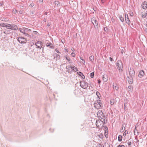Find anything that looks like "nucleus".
Masks as SVG:
<instances>
[{
    "label": "nucleus",
    "instance_id": "obj_1",
    "mask_svg": "<svg viewBox=\"0 0 147 147\" xmlns=\"http://www.w3.org/2000/svg\"><path fill=\"white\" fill-rule=\"evenodd\" d=\"M116 66L119 72L121 73L123 70V63L121 60H118L116 63Z\"/></svg>",
    "mask_w": 147,
    "mask_h": 147
},
{
    "label": "nucleus",
    "instance_id": "obj_2",
    "mask_svg": "<svg viewBox=\"0 0 147 147\" xmlns=\"http://www.w3.org/2000/svg\"><path fill=\"white\" fill-rule=\"evenodd\" d=\"M94 107L98 109H101L102 107V104L100 100H97L94 104Z\"/></svg>",
    "mask_w": 147,
    "mask_h": 147
},
{
    "label": "nucleus",
    "instance_id": "obj_3",
    "mask_svg": "<svg viewBox=\"0 0 147 147\" xmlns=\"http://www.w3.org/2000/svg\"><path fill=\"white\" fill-rule=\"evenodd\" d=\"M97 115L98 117L101 118V119H103L104 122L105 124L107 122V120L106 119V117L105 115H104L103 113L101 111L99 110L97 112Z\"/></svg>",
    "mask_w": 147,
    "mask_h": 147
},
{
    "label": "nucleus",
    "instance_id": "obj_4",
    "mask_svg": "<svg viewBox=\"0 0 147 147\" xmlns=\"http://www.w3.org/2000/svg\"><path fill=\"white\" fill-rule=\"evenodd\" d=\"M104 121H103L100 120H97L96 122V126L98 128H102L104 127Z\"/></svg>",
    "mask_w": 147,
    "mask_h": 147
},
{
    "label": "nucleus",
    "instance_id": "obj_5",
    "mask_svg": "<svg viewBox=\"0 0 147 147\" xmlns=\"http://www.w3.org/2000/svg\"><path fill=\"white\" fill-rule=\"evenodd\" d=\"M7 28L11 29V30H18V26L15 24H8Z\"/></svg>",
    "mask_w": 147,
    "mask_h": 147
},
{
    "label": "nucleus",
    "instance_id": "obj_6",
    "mask_svg": "<svg viewBox=\"0 0 147 147\" xmlns=\"http://www.w3.org/2000/svg\"><path fill=\"white\" fill-rule=\"evenodd\" d=\"M80 84L81 87L84 89L88 87V83L84 81H81L80 82Z\"/></svg>",
    "mask_w": 147,
    "mask_h": 147
},
{
    "label": "nucleus",
    "instance_id": "obj_7",
    "mask_svg": "<svg viewBox=\"0 0 147 147\" xmlns=\"http://www.w3.org/2000/svg\"><path fill=\"white\" fill-rule=\"evenodd\" d=\"M17 40L21 43H25L26 42V39L22 37H19L18 38Z\"/></svg>",
    "mask_w": 147,
    "mask_h": 147
},
{
    "label": "nucleus",
    "instance_id": "obj_8",
    "mask_svg": "<svg viewBox=\"0 0 147 147\" xmlns=\"http://www.w3.org/2000/svg\"><path fill=\"white\" fill-rule=\"evenodd\" d=\"M42 42L40 41H38L36 42L34 45L36 46V48L41 49L42 47Z\"/></svg>",
    "mask_w": 147,
    "mask_h": 147
},
{
    "label": "nucleus",
    "instance_id": "obj_9",
    "mask_svg": "<svg viewBox=\"0 0 147 147\" xmlns=\"http://www.w3.org/2000/svg\"><path fill=\"white\" fill-rule=\"evenodd\" d=\"M91 21L93 24L94 27L97 26L98 24V22L96 20L95 18H93L92 19Z\"/></svg>",
    "mask_w": 147,
    "mask_h": 147
},
{
    "label": "nucleus",
    "instance_id": "obj_10",
    "mask_svg": "<svg viewBox=\"0 0 147 147\" xmlns=\"http://www.w3.org/2000/svg\"><path fill=\"white\" fill-rule=\"evenodd\" d=\"M133 76H128L127 78H128V82L130 84H132L133 82Z\"/></svg>",
    "mask_w": 147,
    "mask_h": 147
},
{
    "label": "nucleus",
    "instance_id": "obj_11",
    "mask_svg": "<svg viewBox=\"0 0 147 147\" xmlns=\"http://www.w3.org/2000/svg\"><path fill=\"white\" fill-rule=\"evenodd\" d=\"M144 74V71L143 70H140L139 73L138 77L140 78H142L143 77Z\"/></svg>",
    "mask_w": 147,
    "mask_h": 147
},
{
    "label": "nucleus",
    "instance_id": "obj_12",
    "mask_svg": "<svg viewBox=\"0 0 147 147\" xmlns=\"http://www.w3.org/2000/svg\"><path fill=\"white\" fill-rule=\"evenodd\" d=\"M135 71L134 70L131 69V68L130 69L129 72V75L130 76H133L134 77V75L135 74Z\"/></svg>",
    "mask_w": 147,
    "mask_h": 147
},
{
    "label": "nucleus",
    "instance_id": "obj_13",
    "mask_svg": "<svg viewBox=\"0 0 147 147\" xmlns=\"http://www.w3.org/2000/svg\"><path fill=\"white\" fill-rule=\"evenodd\" d=\"M46 46L48 47H49L51 49H54V46L53 45L51 42L47 43L46 44Z\"/></svg>",
    "mask_w": 147,
    "mask_h": 147
},
{
    "label": "nucleus",
    "instance_id": "obj_14",
    "mask_svg": "<svg viewBox=\"0 0 147 147\" xmlns=\"http://www.w3.org/2000/svg\"><path fill=\"white\" fill-rule=\"evenodd\" d=\"M142 5L144 9H145L147 8V2L144 1L142 3Z\"/></svg>",
    "mask_w": 147,
    "mask_h": 147
},
{
    "label": "nucleus",
    "instance_id": "obj_15",
    "mask_svg": "<svg viewBox=\"0 0 147 147\" xmlns=\"http://www.w3.org/2000/svg\"><path fill=\"white\" fill-rule=\"evenodd\" d=\"M70 67L72 69L73 71H78V68L74 66H70Z\"/></svg>",
    "mask_w": 147,
    "mask_h": 147
},
{
    "label": "nucleus",
    "instance_id": "obj_16",
    "mask_svg": "<svg viewBox=\"0 0 147 147\" xmlns=\"http://www.w3.org/2000/svg\"><path fill=\"white\" fill-rule=\"evenodd\" d=\"M105 132L104 133V135L105 136V137L106 138H107V135H108V131L107 130H108V128L107 127H105Z\"/></svg>",
    "mask_w": 147,
    "mask_h": 147
},
{
    "label": "nucleus",
    "instance_id": "obj_17",
    "mask_svg": "<svg viewBox=\"0 0 147 147\" xmlns=\"http://www.w3.org/2000/svg\"><path fill=\"white\" fill-rule=\"evenodd\" d=\"M113 87L114 89L116 90H118L119 89V87L116 84H113Z\"/></svg>",
    "mask_w": 147,
    "mask_h": 147
},
{
    "label": "nucleus",
    "instance_id": "obj_18",
    "mask_svg": "<svg viewBox=\"0 0 147 147\" xmlns=\"http://www.w3.org/2000/svg\"><path fill=\"white\" fill-rule=\"evenodd\" d=\"M90 143L92 145L93 144L92 146L93 147H96V146L97 143L95 141L92 140L90 142Z\"/></svg>",
    "mask_w": 147,
    "mask_h": 147
},
{
    "label": "nucleus",
    "instance_id": "obj_19",
    "mask_svg": "<svg viewBox=\"0 0 147 147\" xmlns=\"http://www.w3.org/2000/svg\"><path fill=\"white\" fill-rule=\"evenodd\" d=\"M102 79L105 82H107L108 80L107 77L106 75H104L103 76Z\"/></svg>",
    "mask_w": 147,
    "mask_h": 147
},
{
    "label": "nucleus",
    "instance_id": "obj_20",
    "mask_svg": "<svg viewBox=\"0 0 147 147\" xmlns=\"http://www.w3.org/2000/svg\"><path fill=\"white\" fill-rule=\"evenodd\" d=\"M8 24L7 23H1L0 24V26L2 27H5L7 28Z\"/></svg>",
    "mask_w": 147,
    "mask_h": 147
},
{
    "label": "nucleus",
    "instance_id": "obj_21",
    "mask_svg": "<svg viewBox=\"0 0 147 147\" xmlns=\"http://www.w3.org/2000/svg\"><path fill=\"white\" fill-rule=\"evenodd\" d=\"M126 16L127 17V18H126V17H125V21H126V23L127 24H130V21L129 19L128 15H127ZM125 17H126V15H125Z\"/></svg>",
    "mask_w": 147,
    "mask_h": 147
},
{
    "label": "nucleus",
    "instance_id": "obj_22",
    "mask_svg": "<svg viewBox=\"0 0 147 147\" xmlns=\"http://www.w3.org/2000/svg\"><path fill=\"white\" fill-rule=\"evenodd\" d=\"M64 57L68 61H70V59H71L70 58L69 56L68 55H65L64 56Z\"/></svg>",
    "mask_w": 147,
    "mask_h": 147
},
{
    "label": "nucleus",
    "instance_id": "obj_23",
    "mask_svg": "<svg viewBox=\"0 0 147 147\" xmlns=\"http://www.w3.org/2000/svg\"><path fill=\"white\" fill-rule=\"evenodd\" d=\"M56 55L55 56L54 58H56L57 59H60V56L58 55L56 53Z\"/></svg>",
    "mask_w": 147,
    "mask_h": 147
},
{
    "label": "nucleus",
    "instance_id": "obj_24",
    "mask_svg": "<svg viewBox=\"0 0 147 147\" xmlns=\"http://www.w3.org/2000/svg\"><path fill=\"white\" fill-rule=\"evenodd\" d=\"M96 94L98 98L99 99H100V97L101 96L100 93L98 91L96 92Z\"/></svg>",
    "mask_w": 147,
    "mask_h": 147
},
{
    "label": "nucleus",
    "instance_id": "obj_25",
    "mask_svg": "<svg viewBox=\"0 0 147 147\" xmlns=\"http://www.w3.org/2000/svg\"><path fill=\"white\" fill-rule=\"evenodd\" d=\"M119 18L120 20L122 22H123L124 20V18L123 17H122V16L120 15L119 16Z\"/></svg>",
    "mask_w": 147,
    "mask_h": 147
},
{
    "label": "nucleus",
    "instance_id": "obj_26",
    "mask_svg": "<svg viewBox=\"0 0 147 147\" xmlns=\"http://www.w3.org/2000/svg\"><path fill=\"white\" fill-rule=\"evenodd\" d=\"M89 59L90 61H93L94 60V57L93 56H91L89 57Z\"/></svg>",
    "mask_w": 147,
    "mask_h": 147
},
{
    "label": "nucleus",
    "instance_id": "obj_27",
    "mask_svg": "<svg viewBox=\"0 0 147 147\" xmlns=\"http://www.w3.org/2000/svg\"><path fill=\"white\" fill-rule=\"evenodd\" d=\"M115 102V100L114 99L111 100L110 101V103L111 105H113L114 104Z\"/></svg>",
    "mask_w": 147,
    "mask_h": 147
},
{
    "label": "nucleus",
    "instance_id": "obj_28",
    "mask_svg": "<svg viewBox=\"0 0 147 147\" xmlns=\"http://www.w3.org/2000/svg\"><path fill=\"white\" fill-rule=\"evenodd\" d=\"M54 4L57 6H58L59 5V2L57 1H55L54 2Z\"/></svg>",
    "mask_w": 147,
    "mask_h": 147
},
{
    "label": "nucleus",
    "instance_id": "obj_29",
    "mask_svg": "<svg viewBox=\"0 0 147 147\" xmlns=\"http://www.w3.org/2000/svg\"><path fill=\"white\" fill-rule=\"evenodd\" d=\"M132 88V87L131 86H128V90L129 91H131V89Z\"/></svg>",
    "mask_w": 147,
    "mask_h": 147
},
{
    "label": "nucleus",
    "instance_id": "obj_30",
    "mask_svg": "<svg viewBox=\"0 0 147 147\" xmlns=\"http://www.w3.org/2000/svg\"><path fill=\"white\" fill-rule=\"evenodd\" d=\"M90 76L91 78H93L94 76V72H92L90 74Z\"/></svg>",
    "mask_w": 147,
    "mask_h": 147
},
{
    "label": "nucleus",
    "instance_id": "obj_31",
    "mask_svg": "<svg viewBox=\"0 0 147 147\" xmlns=\"http://www.w3.org/2000/svg\"><path fill=\"white\" fill-rule=\"evenodd\" d=\"M96 147H104V146L103 144H99L98 145H97Z\"/></svg>",
    "mask_w": 147,
    "mask_h": 147
},
{
    "label": "nucleus",
    "instance_id": "obj_32",
    "mask_svg": "<svg viewBox=\"0 0 147 147\" xmlns=\"http://www.w3.org/2000/svg\"><path fill=\"white\" fill-rule=\"evenodd\" d=\"M147 15V13H144L142 15V17L143 18H145Z\"/></svg>",
    "mask_w": 147,
    "mask_h": 147
},
{
    "label": "nucleus",
    "instance_id": "obj_33",
    "mask_svg": "<svg viewBox=\"0 0 147 147\" xmlns=\"http://www.w3.org/2000/svg\"><path fill=\"white\" fill-rule=\"evenodd\" d=\"M127 134L128 131L127 130H126L123 133V136H124L125 137V136L126 135V134Z\"/></svg>",
    "mask_w": 147,
    "mask_h": 147
},
{
    "label": "nucleus",
    "instance_id": "obj_34",
    "mask_svg": "<svg viewBox=\"0 0 147 147\" xmlns=\"http://www.w3.org/2000/svg\"><path fill=\"white\" fill-rule=\"evenodd\" d=\"M98 137L97 136V137H99V138H103V135L102 134H100L99 135H98Z\"/></svg>",
    "mask_w": 147,
    "mask_h": 147
},
{
    "label": "nucleus",
    "instance_id": "obj_35",
    "mask_svg": "<svg viewBox=\"0 0 147 147\" xmlns=\"http://www.w3.org/2000/svg\"><path fill=\"white\" fill-rule=\"evenodd\" d=\"M77 73L79 75L81 76H82V75H83L82 73L80 71L78 72Z\"/></svg>",
    "mask_w": 147,
    "mask_h": 147
},
{
    "label": "nucleus",
    "instance_id": "obj_36",
    "mask_svg": "<svg viewBox=\"0 0 147 147\" xmlns=\"http://www.w3.org/2000/svg\"><path fill=\"white\" fill-rule=\"evenodd\" d=\"M80 59H81L82 61H81V62L83 63H85V62L84 60V59H82V57H80Z\"/></svg>",
    "mask_w": 147,
    "mask_h": 147
},
{
    "label": "nucleus",
    "instance_id": "obj_37",
    "mask_svg": "<svg viewBox=\"0 0 147 147\" xmlns=\"http://www.w3.org/2000/svg\"><path fill=\"white\" fill-rule=\"evenodd\" d=\"M20 32H22V33H24L25 32V31L24 30H23L22 29L20 28Z\"/></svg>",
    "mask_w": 147,
    "mask_h": 147
},
{
    "label": "nucleus",
    "instance_id": "obj_38",
    "mask_svg": "<svg viewBox=\"0 0 147 147\" xmlns=\"http://www.w3.org/2000/svg\"><path fill=\"white\" fill-rule=\"evenodd\" d=\"M71 55L73 57H75V53L74 52L72 53L71 54Z\"/></svg>",
    "mask_w": 147,
    "mask_h": 147
},
{
    "label": "nucleus",
    "instance_id": "obj_39",
    "mask_svg": "<svg viewBox=\"0 0 147 147\" xmlns=\"http://www.w3.org/2000/svg\"><path fill=\"white\" fill-rule=\"evenodd\" d=\"M104 30L105 32H107L108 31V29L107 27H105L104 28Z\"/></svg>",
    "mask_w": 147,
    "mask_h": 147
},
{
    "label": "nucleus",
    "instance_id": "obj_40",
    "mask_svg": "<svg viewBox=\"0 0 147 147\" xmlns=\"http://www.w3.org/2000/svg\"><path fill=\"white\" fill-rule=\"evenodd\" d=\"M34 5V3H32L31 4H30V7H33Z\"/></svg>",
    "mask_w": 147,
    "mask_h": 147
},
{
    "label": "nucleus",
    "instance_id": "obj_41",
    "mask_svg": "<svg viewBox=\"0 0 147 147\" xmlns=\"http://www.w3.org/2000/svg\"><path fill=\"white\" fill-rule=\"evenodd\" d=\"M55 51L58 53H60L59 51L57 49H55Z\"/></svg>",
    "mask_w": 147,
    "mask_h": 147
},
{
    "label": "nucleus",
    "instance_id": "obj_42",
    "mask_svg": "<svg viewBox=\"0 0 147 147\" xmlns=\"http://www.w3.org/2000/svg\"><path fill=\"white\" fill-rule=\"evenodd\" d=\"M38 2L40 3H43V1L42 0H38Z\"/></svg>",
    "mask_w": 147,
    "mask_h": 147
},
{
    "label": "nucleus",
    "instance_id": "obj_43",
    "mask_svg": "<svg viewBox=\"0 0 147 147\" xmlns=\"http://www.w3.org/2000/svg\"><path fill=\"white\" fill-rule=\"evenodd\" d=\"M117 147H125V146L124 145H118Z\"/></svg>",
    "mask_w": 147,
    "mask_h": 147
},
{
    "label": "nucleus",
    "instance_id": "obj_44",
    "mask_svg": "<svg viewBox=\"0 0 147 147\" xmlns=\"http://www.w3.org/2000/svg\"><path fill=\"white\" fill-rule=\"evenodd\" d=\"M128 145L129 146H130L131 144V142H128Z\"/></svg>",
    "mask_w": 147,
    "mask_h": 147
},
{
    "label": "nucleus",
    "instance_id": "obj_45",
    "mask_svg": "<svg viewBox=\"0 0 147 147\" xmlns=\"http://www.w3.org/2000/svg\"><path fill=\"white\" fill-rule=\"evenodd\" d=\"M109 60L111 61H113V59L112 58H111V57H110L109 58Z\"/></svg>",
    "mask_w": 147,
    "mask_h": 147
},
{
    "label": "nucleus",
    "instance_id": "obj_46",
    "mask_svg": "<svg viewBox=\"0 0 147 147\" xmlns=\"http://www.w3.org/2000/svg\"><path fill=\"white\" fill-rule=\"evenodd\" d=\"M23 10H21L20 11L19 13H20L22 14L23 13Z\"/></svg>",
    "mask_w": 147,
    "mask_h": 147
},
{
    "label": "nucleus",
    "instance_id": "obj_47",
    "mask_svg": "<svg viewBox=\"0 0 147 147\" xmlns=\"http://www.w3.org/2000/svg\"><path fill=\"white\" fill-rule=\"evenodd\" d=\"M13 12L14 13H16L17 11L15 9V11H14V10L13 11Z\"/></svg>",
    "mask_w": 147,
    "mask_h": 147
},
{
    "label": "nucleus",
    "instance_id": "obj_48",
    "mask_svg": "<svg viewBox=\"0 0 147 147\" xmlns=\"http://www.w3.org/2000/svg\"><path fill=\"white\" fill-rule=\"evenodd\" d=\"M81 77H82V78L83 79H85V77L84 75H82V76H81Z\"/></svg>",
    "mask_w": 147,
    "mask_h": 147
},
{
    "label": "nucleus",
    "instance_id": "obj_49",
    "mask_svg": "<svg viewBox=\"0 0 147 147\" xmlns=\"http://www.w3.org/2000/svg\"><path fill=\"white\" fill-rule=\"evenodd\" d=\"M118 141L119 142H121L122 140V138H118Z\"/></svg>",
    "mask_w": 147,
    "mask_h": 147
},
{
    "label": "nucleus",
    "instance_id": "obj_50",
    "mask_svg": "<svg viewBox=\"0 0 147 147\" xmlns=\"http://www.w3.org/2000/svg\"><path fill=\"white\" fill-rule=\"evenodd\" d=\"M24 34H25V35H26V36H29V35L27 33H25V32L24 33Z\"/></svg>",
    "mask_w": 147,
    "mask_h": 147
},
{
    "label": "nucleus",
    "instance_id": "obj_51",
    "mask_svg": "<svg viewBox=\"0 0 147 147\" xmlns=\"http://www.w3.org/2000/svg\"><path fill=\"white\" fill-rule=\"evenodd\" d=\"M118 138H122V136L121 135H119L118 136Z\"/></svg>",
    "mask_w": 147,
    "mask_h": 147
},
{
    "label": "nucleus",
    "instance_id": "obj_52",
    "mask_svg": "<svg viewBox=\"0 0 147 147\" xmlns=\"http://www.w3.org/2000/svg\"><path fill=\"white\" fill-rule=\"evenodd\" d=\"M101 2L103 3H104L105 2V0H101Z\"/></svg>",
    "mask_w": 147,
    "mask_h": 147
},
{
    "label": "nucleus",
    "instance_id": "obj_53",
    "mask_svg": "<svg viewBox=\"0 0 147 147\" xmlns=\"http://www.w3.org/2000/svg\"><path fill=\"white\" fill-rule=\"evenodd\" d=\"M121 53L122 54H123V49H122L121 50Z\"/></svg>",
    "mask_w": 147,
    "mask_h": 147
},
{
    "label": "nucleus",
    "instance_id": "obj_54",
    "mask_svg": "<svg viewBox=\"0 0 147 147\" xmlns=\"http://www.w3.org/2000/svg\"><path fill=\"white\" fill-rule=\"evenodd\" d=\"M68 62L69 63H72V61L71 59H70V61H69Z\"/></svg>",
    "mask_w": 147,
    "mask_h": 147
},
{
    "label": "nucleus",
    "instance_id": "obj_55",
    "mask_svg": "<svg viewBox=\"0 0 147 147\" xmlns=\"http://www.w3.org/2000/svg\"><path fill=\"white\" fill-rule=\"evenodd\" d=\"M98 84H99L100 83V80H98Z\"/></svg>",
    "mask_w": 147,
    "mask_h": 147
},
{
    "label": "nucleus",
    "instance_id": "obj_56",
    "mask_svg": "<svg viewBox=\"0 0 147 147\" xmlns=\"http://www.w3.org/2000/svg\"><path fill=\"white\" fill-rule=\"evenodd\" d=\"M125 127H124V128H123V127H122L121 130V131L122 130L123 131V130H124L125 129Z\"/></svg>",
    "mask_w": 147,
    "mask_h": 147
},
{
    "label": "nucleus",
    "instance_id": "obj_57",
    "mask_svg": "<svg viewBox=\"0 0 147 147\" xmlns=\"http://www.w3.org/2000/svg\"><path fill=\"white\" fill-rule=\"evenodd\" d=\"M145 32L147 34V28H146L145 30Z\"/></svg>",
    "mask_w": 147,
    "mask_h": 147
},
{
    "label": "nucleus",
    "instance_id": "obj_58",
    "mask_svg": "<svg viewBox=\"0 0 147 147\" xmlns=\"http://www.w3.org/2000/svg\"><path fill=\"white\" fill-rule=\"evenodd\" d=\"M32 13L33 14L34 13V11H32Z\"/></svg>",
    "mask_w": 147,
    "mask_h": 147
},
{
    "label": "nucleus",
    "instance_id": "obj_59",
    "mask_svg": "<svg viewBox=\"0 0 147 147\" xmlns=\"http://www.w3.org/2000/svg\"><path fill=\"white\" fill-rule=\"evenodd\" d=\"M48 13L47 12H45V15H47Z\"/></svg>",
    "mask_w": 147,
    "mask_h": 147
},
{
    "label": "nucleus",
    "instance_id": "obj_60",
    "mask_svg": "<svg viewBox=\"0 0 147 147\" xmlns=\"http://www.w3.org/2000/svg\"><path fill=\"white\" fill-rule=\"evenodd\" d=\"M127 14H125V15H126V16H127ZM126 18H127V16H126Z\"/></svg>",
    "mask_w": 147,
    "mask_h": 147
},
{
    "label": "nucleus",
    "instance_id": "obj_61",
    "mask_svg": "<svg viewBox=\"0 0 147 147\" xmlns=\"http://www.w3.org/2000/svg\"><path fill=\"white\" fill-rule=\"evenodd\" d=\"M50 26V24L49 23H48L47 24V26Z\"/></svg>",
    "mask_w": 147,
    "mask_h": 147
},
{
    "label": "nucleus",
    "instance_id": "obj_62",
    "mask_svg": "<svg viewBox=\"0 0 147 147\" xmlns=\"http://www.w3.org/2000/svg\"><path fill=\"white\" fill-rule=\"evenodd\" d=\"M138 138H135V140H137V141H138Z\"/></svg>",
    "mask_w": 147,
    "mask_h": 147
},
{
    "label": "nucleus",
    "instance_id": "obj_63",
    "mask_svg": "<svg viewBox=\"0 0 147 147\" xmlns=\"http://www.w3.org/2000/svg\"><path fill=\"white\" fill-rule=\"evenodd\" d=\"M126 106H125V105H124V108H126Z\"/></svg>",
    "mask_w": 147,
    "mask_h": 147
},
{
    "label": "nucleus",
    "instance_id": "obj_64",
    "mask_svg": "<svg viewBox=\"0 0 147 147\" xmlns=\"http://www.w3.org/2000/svg\"><path fill=\"white\" fill-rule=\"evenodd\" d=\"M3 33H4V34H6V32H3Z\"/></svg>",
    "mask_w": 147,
    "mask_h": 147
}]
</instances>
